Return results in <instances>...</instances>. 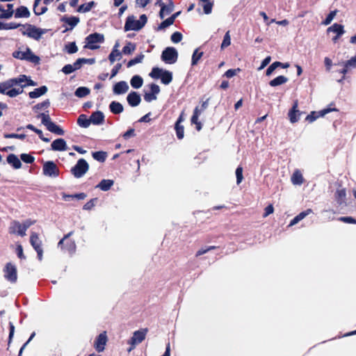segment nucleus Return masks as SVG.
Wrapping results in <instances>:
<instances>
[{
	"label": "nucleus",
	"mask_w": 356,
	"mask_h": 356,
	"mask_svg": "<svg viewBox=\"0 0 356 356\" xmlns=\"http://www.w3.org/2000/svg\"><path fill=\"white\" fill-rule=\"evenodd\" d=\"M33 10L35 15H40L44 14L47 10V8L46 6H40V2H37L36 0H35Z\"/></svg>",
	"instance_id": "nucleus-37"
},
{
	"label": "nucleus",
	"mask_w": 356,
	"mask_h": 356,
	"mask_svg": "<svg viewBox=\"0 0 356 356\" xmlns=\"http://www.w3.org/2000/svg\"><path fill=\"white\" fill-rule=\"evenodd\" d=\"M301 113L298 109V102H295L292 108L289 112V120L291 123H295L300 120Z\"/></svg>",
	"instance_id": "nucleus-16"
},
{
	"label": "nucleus",
	"mask_w": 356,
	"mask_h": 356,
	"mask_svg": "<svg viewBox=\"0 0 356 356\" xmlns=\"http://www.w3.org/2000/svg\"><path fill=\"white\" fill-rule=\"evenodd\" d=\"M92 156L95 160L103 162L105 161L106 155L104 152H95L92 153Z\"/></svg>",
	"instance_id": "nucleus-49"
},
{
	"label": "nucleus",
	"mask_w": 356,
	"mask_h": 356,
	"mask_svg": "<svg viewBox=\"0 0 356 356\" xmlns=\"http://www.w3.org/2000/svg\"><path fill=\"white\" fill-rule=\"evenodd\" d=\"M78 124L84 128H87L90 126V120L87 118L86 115H81L77 120Z\"/></svg>",
	"instance_id": "nucleus-38"
},
{
	"label": "nucleus",
	"mask_w": 356,
	"mask_h": 356,
	"mask_svg": "<svg viewBox=\"0 0 356 356\" xmlns=\"http://www.w3.org/2000/svg\"><path fill=\"white\" fill-rule=\"evenodd\" d=\"M346 193L344 188L338 189L336 192L335 197L337 202L341 204L346 201Z\"/></svg>",
	"instance_id": "nucleus-30"
},
{
	"label": "nucleus",
	"mask_w": 356,
	"mask_h": 356,
	"mask_svg": "<svg viewBox=\"0 0 356 356\" xmlns=\"http://www.w3.org/2000/svg\"><path fill=\"white\" fill-rule=\"evenodd\" d=\"M145 56L143 54L138 55L134 58L130 60L127 63V67H131L138 63H140L143 62Z\"/></svg>",
	"instance_id": "nucleus-39"
},
{
	"label": "nucleus",
	"mask_w": 356,
	"mask_h": 356,
	"mask_svg": "<svg viewBox=\"0 0 356 356\" xmlns=\"http://www.w3.org/2000/svg\"><path fill=\"white\" fill-rule=\"evenodd\" d=\"M282 65V63L279 62V61H276V62H274L273 63H272L268 67V69L266 70V75L267 76H270L273 72L274 70L281 66Z\"/></svg>",
	"instance_id": "nucleus-52"
},
{
	"label": "nucleus",
	"mask_w": 356,
	"mask_h": 356,
	"mask_svg": "<svg viewBox=\"0 0 356 356\" xmlns=\"http://www.w3.org/2000/svg\"><path fill=\"white\" fill-rule=\"evenodd\" d=\"M173 23H174V21H173L172 18L169 17V18L166 19L165 20H164L163 22H161V24L159 26V29H165V28L172 25Z\"/></svg>",
	"instance_id": "nucleus-57"
},
{
	"label": "nucleus",
	"mask_w": 356,
	"mask_h": 356,
	"mask_svg": "<svg viewBox=\"0 0 356 356\" xmlns=\"http://www.w3.org/2000/svg\"><path fill=\"white\" fill-rule=\"evenodd\" d=\"M90 93V90L86 87H79L75 91V95L78 97H83Z\"/></svg>",
	"instance_id": "nucleus-41"
},
{
	"label": "nucleus",
	"mask_w": 356,
	"mask_h": 356,
	"mask_svg": "<svg viewBox=\"0 0 356 356\" xmlns=\"http://www.w3.org/2000/svg\"><path fill=\"white\" fill-rule=\"evenodd\" d=\"M337 14V10H334L330 13V14L327 16L323 24L324 25H328L331 23V22L333 20L334 17H335Z\"/></svg>",
	"instance_id": "nucleus-55"
},
{
	"label": "nucleus",
	"mask_w": 356,
	"mask_h": 356,
	"mask_svg": "<svg viewBox=\"0 0 356 356\" xmlns=\"http://www.w3.org/2000/svg\"><path fill=\"white\" fill-rule=\"evenodd\" d=\"M129 86L124 81L116 83L113 88V92L115 95H123L128 92Z\"/></svg>",
	"instance_id": "nucleus-14"
},
{
	"label": "nucleus",
	"mask_w": 356,
	"mask_h": 356,
	"mask_svg": "<svg viewBox=\"0 0 356 356\" xmlns=\"http://www.w3.org/2000/svg\"><path fill=\"white\" fill-rule=\"evenodd\" d=\"M4 277L11 283H15L17 280V271L15 265L7 263L3 268Z\"/></svg>",
	"instance_id": "nucleus-8"
},
{
	"label": "nucleus",
	"mask_w": 356,
	"mask_h": 356,
	"mask_svg": "<svg viewBox=\"0 0 356 356\" xmlns=\"http://www.w3.org/2000/svg\"><path fill=\"white\" fill-rule=\"evenodd\" d=\"M288 81V78L284 76H278L274 79L271 80L269 82V85L272 87H275L277 86L282 85Z\"/></svg>",
	"instance_id": "nucleus-25"
},
{
	"label": "nucleus",
	"mask_w": 356,
	"mask_h": 356,
	"mask_svg": "<svg viewBox=\"0 0 356 356\" xmlns=\"http://www.w3.org/2000/svg\"><path fill=\"white\" fill-rule=\"evenodd\" d=\"M74 71L75 70L74 68L73 65L70 64L65 65L62 69V72L66 74H69Z\"/></svg>",
	"instance_id": "nucleus-61"
},
{
	"label": "nucleus",
	"mask_w": 356,
	"mask_h": 356,
	"mask_svg": "<svg viewBox=\"0 0 356 356\" xmlns=\"http://www.w3.org/2000/svg\"><path fill=\"white\" fill-rule=\"evenodd\" d=\"M47 129L49 131L54 133L57 135H59V136L64 135V131L63 130V129H61L59 126H58L53 122L47 127Z\"/></svg>",
	"instance_id": "nucleus-35"
},
{
	"label": "nucleus",
	"mask_w": 356,
	"mask_h": 356,
	"mask_svg": "<svg viewBox=\"0 0 356 356\" xmlns=\"http://www.w3.org/2000/svg\"><path fill=\"white\" fill-rule=\"evenodd\" d=\"M7 162L10 165H11L15 169H19L22 167V163L15 154H9L7 156Z\"/></svg>",
	"instance_id": "nucleus-21"
},
{
	"label": "nucleus",
	"mask_w": 356,
	"mask_h": 356,
	"mask_svg": "<svg viewBox=\"0 0 356 356\" xmlns=\"http://www.w3.org/2000/svg\"><path fill=\"white\" fill-rule=\"evenodd\" d=\"M89 165L87 161L83 159H79L76 164L72 168V173L76 178H81L88 170Z\"/></svg>",
	"instance_id": "nucleus-5"
},
{
	"label": "nucleus",
	"mask_w": 356,
	"mask_h": 356,
	"mask_svg": "<svg viewBox=\"0 0 356 356\" xmlns=\"http://www.w3.org/2000/svg\"><path fill=\"white\" fill-rule=\"evenodd\" d=\"M156 4L161 7L159 16L163 19L164 17V12L165 10V5L163 3L162 0H157Z\"/></svg>",
	"instance_id": "nucleus-60"
},
{
	"label": "nucleus",
	"mask_w": 356,
	"mask_h": 356,
	"mask_svg": "<svg viewBox=\"0 0 356 356\" xmlns=\"http://www.w3.org/2000/svg\"><path fill=\"white\" fill-rule=\"evenodd\" d=\"M312 213V210L311 209H308L301 213H300L298 216H296L299 220V221L304 219L306 216H307L309 214Z\"/></svg>",
	"instance_id": "nucleus-63"
},
{
	"label": "nucleus",
	"mask_w": 356,
	"mask_h": 356,
	"mask_svg": "<svg viewBox=\"0 0 356 356\" xmlns=\"http://www.w3.org/2000/svg\"><path fill=\"white\" fill-rule=\"evenodd\" d=\"M30 15L29 10L25 6H20L16 10L15 17H28Z\"/></svg>",
	"instance_id": "nucleus-32"
},
{
	"label": "nucleus",
	"mask_w": 356,
	"mask_h": 356,
	"mask_svg": "<svg viewBox=\"0 0 356 356\" xmlns=\"http://www.w3.org/2000/svg\"><path fill=\"white\" fill-rule=\"evenodd\" d=\"M10 81H13V87L17 85H20L19 87H21L22 86H24V87H25L26 84H22V83L27 81V77L25 75H21L18 78L10 79Z\"/></svg>",
	"instance_id": "nucleus-42"
},
{
	"label": "nucleus",
	"mask_w": 356,
	"mask_h": 356,
	"mask_svg": "<svg viewBox=\"0 0 356 356\" xmlns=\"http://www.w3.org/2000/svg\"><path fill=\"white\" fill-rule=\"evenodd\" d=\"M21 159L26 163H32L34 161V157L28 154H22Z\"/></svg>",
	"instance_id": "nucleus-54"
},
{
	"label": "nucleus",
	"mask_w": 356,
	"mask_h": 356,
	"mask_svg": "<svg viewBox=\"0 0 356 356\" xmlns=\"http://www.w3.org/2000/svg\"><path fill=\"white\" fill-rule=\"evenodd\" d=\"M291 181L293 185H301L303 183L304 179L299 170L294 171L291 176Z\"/></svg>",
	"instance_id": "nucleus-22"
},
{
	"label": "nucleus",
	"mask_w": 356,
	"mask_h": 356,
	"mask_svg": "<svg viewBox=\"0 0 356 356\" xmlns=\"http://www.w3.org/2000/svg\"><path fill=\"white\" fill-rule=\"evenodd\" d=\"M344 63L345 65L350 70L356 67V55Z\"/></svg>",
	"instance_id": "nucleus-56"
},
{
	"label": "nucleus",
	"mask_w": 356,
	"mask_h": 356,
	"mask_svg": "<svg viewBox=\"0 0 356 356\" xmlns=\"http://www.w3.org/2000/svg\"><path fill=\"white\" fill-rule=\"evenodd\" d=\"M127 102L131 106H137L141 101L140 96L136 92H131L127 97Z\"/></svg>",
	"instance_id": "nucleus-18"
},
{
	"label": "nucleus",
	"mask_w": 356,
	"mask_h": 356,
	"mask_svg": "<svg viewBox=\"0 0 356 356\" xmlns=\"http://www.w3.org/2000/svg\"><path fill=\"white\" fill-rule=\"evenodd\" d=\"M203 109H200L199 107H196L194 109L193 115L191 118L192 124H195L196 125V129L197 131H200L202 129V124L198 121L199 116L201 115Z\"/></svg>",
	"instance_id": "nucleus-20"
},
{
	"label": "nucleus",
	"mask_w": 356,
	"mask_h": 356,
	"mask_svg": "<svg viewBox=\"0 0 356 356\" xmlns=\"http://www.w3.org/2000/svg\"><path fill=\"white\" fill-rule=\"evenodd\" d=\"M13 81H10V79L0 83V93L6 95L10 97H15L22 94L23 92V88L24 86H22L18 88H13Z\"/></svg>",
	"instance_id": "nucleus-1"
},
{
	"label": "nucleus",
	"mask_w": 356,
	"mask_h": 356,
	"mask_svg": "<svg viewBox=\"0 0 356 356\" xmlns=\"http://www.w3.org/2000/svg\"><path fill=\"white\" fill-rule=\"evenodd\" d=\"M65 50L68 54H74L78 51V47L75 42H70L65 47Z\"/></svg>",
	"instance_id": "nucleus-46"
},
{
	"label": "nucleus",
	"mask_w": 356,
	"mask_h": 356,
	"mask_svg": "<svg viewBox=\"0 0 356 356\" xmlns=\"http://www.w3.org/2000/svg\"><path fill=\"white\" fill-rule=\"evenodd\" d=\"M331 109H323L319 112L318 115H316L315 112H312L311 114L308 115L306 118V120L310 122H314L318 116H324L325 114L330 113Z\"/></svg>",
	"instance_id": "nucleus-33"
},
{
	"label": "nucleus",
	"mask_w": 356,
	"mask_h": 356,
	"mask_svg": "<svg viewBox=\"0 0 356 356\" xmlns=\"http://www.w3.org/2000/svg\"><path fill=\"white\" fill-rule=\"evenodd\" d=\"M18 26L17 24L10 22V23H3L0 22V30H9L14 29Z\"/></svg>",
	"instance_id": "nucleus-48"
},
{
	"label": "nucleus",
	"mask_w": 356,
	"mask_h": 356,
	"mask_svg": "<svg viewBox=\"0 0 356 356\" xmlns=\"http://www.w3.org/2000/svg\"><path fill=\"white\" fill-rule=\"evenodd\" d=\"M13 56L18 59L27 60L33 63H38L40 61L39 57L34 55L29 49H26L25 51H15Z\"/></svg>",
	"instance_id": "nucleus-6"
},
{
	"label": "nucleus",
	"mask_w": 356,
	"mask_h": 356,
	"mask_svg": "<svg viewBox=\"0 0 356 356\" xmlns=\"http://www.w3.org/2000/svg\"><path fill=\"white\" fill-rule=\"evenodd\" d=\"M6 7L7 8L6 9V11H3V13L0 14L1 19H9L13 16V5L11 3H8Z\"/></svg>",
	"instance_id": "nucleus-36"
},
{
	"label": "nucleus",
	"mask_w": 356,
	"mask_h": 356,
	"mask_svg": "<svg viewBox=\"0 0 356 356\" xmlns=\"http://www.w3.org/2000/svg\"><path fill=\"white\" fill-rule=\"evenodd\" d=\"M43 174L50 177H56L59 175V169L53 161H47L43 164Z\"/></svg>",
	"instance_id": "nucleus-11"
},
{
	"label": "nucleus",
	"mask_w": 356,
	"mask_h": 356,
	"mask_svg": "<svg viewBox=\"0 0 356 356\" xmlns=\"http://www.w3.org/2000/svg\"><path fill=\"white\" fill-rule=\"evenodd\" d=\"M236 184H240L243 179V168L241 166H238L236 170Z\"/></svg>",
	"instance_id": "nucleus-53"
},
{
	"label": "nucleus",
	"mask_w": 356,
	"mask_h": 356,
	"mask_svg": "<svg viewBox=\"0 0 356 356\" xmlns=\"http://www.w3.org/2000/svg\"><path fill=\"white\" fill-rule=\"evenodd\" d=\"M131 86L136 89L140 88L143 84V79L139 75H134L130 81Z\"/></svg>",
	"instance_id": "nucleus-27"
},
{
	"label": "nucleus",
	"mask_w": 356,
	"mask_h": 356,
	"mask_svg": "<svg viewBox=\"0 0 356 356\" xmlns=\"http://www.w3.org/2000/svg\"><path fill=\"white\" fill-rule=\"evenodd\" d=\"M26 31L30 37L33 38L35 39L40 38L43 33L41 29L32 26H29V28L26 29Z\"/></svg>",
	"instance_id": "nucleus-23"
},
{
	"label": "nucleus",
	"mask_w": 356,
	"mask_h": 356,
	"mask_svg": "<svg viewBox=\"0 0 356 356\" xmlns=\"http://www.w3.org/2000/svg\"><path fill=\"white\" fill-rule=\"evenodd\" d=\"M107 342V336L106 332H104L98 335L95 341V348L98 353L104 351L105 346Z\"/></svg>",
	"instance_id": "nucleus-13"
},
{
	"label": "nucleus",
	"mask_w": 356,
	"mask_h": 356,
	"mask_svg": "<svg viewBox=\"0 0 356 356\" xmlns=\"http://www.w3.org/2000/svg\"><path fill=\"white\" fill-rule=\"evenodd\" d=\"M312 213V210L311 209H308L301 213H300L298 216H296L299 220V221L304 219L306 216H307L309 214Z\"/></svg>",
	"instance_id": "nucleus-64"
},
{
	"label": "nucleus",
	"mask_w": 356,
	"mask_h": 356,
	"mask_svg": "<svg viewBox=\"0 0 356 356\" xmlns=\"http://www.w3.org/2000/svg\"><path fill=\"white\" fill-rule=\"evenodd\" d=\"M71 234V232L67 234L58 243V246L60 247L63 251L67 252L70 254L74 253L76 250V244L74 241L68 239L69 236Z\"/></svg>",
	"instance_id": "nucleus-9"
},
{
	"label": "nucleus",
	"mask_w": 356,
	"mask_h": 356,
	"mask_svg": "<svg viewBox=\"0 0 356 356\" xmlns=\"http://www.w3.org/2000/svg\"><path fill=\"white\" fill-rule=\"evenodd\" d=\"M147 333V329H141L134 332L132 337L129 341V343L131 345V347L129 349V352L145 339Z\"/></svg>",
	"instance_id": "nucleus-10"
},
{
	"label": "nucleus",
	"mask_w": 356,
	"mask_h": 356,
	"mask_svg": "<svg viewBox=\"0 0 356 356\" xmlns=\"http://www.w3.org/2000/svg\"><path fill=\"white\" fill-rule=\"evenodd\" d=\"M6 138H18V139H24L25 138L24 134H5L3 135Z\"/></svg>",
	"instance_id": "nucleus-59"
},
{
	"label": "nucleus",
	"mask_w": 356,
	"mask_h": 356,
	"mask_svg": "<svg viewBox=\"0 0 356 356\" xmlns=\"http://www.w3.org/2000/svg\"><path fill=\"white\" fill-rule=\"evenodd\" d=\"M65 22L73 29L79 22V19L76 17H70L65 19Z\"/></svg>",
	"instance_id": "nucleus-51"
},
{
	"label": "nucleus",
	"mask_w": 356,
	"mask_h": 356,
	"mask_svg": "<svg viewBox=\"0 0 356 356\" xmlns=\"http://www.w3.org/2000/svg\"><path fill=\"white\" fill-rule=\"evenodd\" d=\"M177 136L179 139H182L184 136V127L179 124H175V127Z\"/></svg>",
	"instance_id": "nucleus-50"
},
{
	"label": "nucleus",
	"mask_w": 356,
	"mask_h": 356,
	"mask_svg": "<svg viewBox=\"0 0 356 356\" xmlns=\"http://www.w3.org/2000/svg\"><path fill=\"white\" fill-rule=\"evenodd\" d=\"M327 32H333L338 36H341L344 33L343 26L339 24H334L327 29Z\"/></svg>",
	"instance_id": "nucleus-28"
},
{
	"label": "nucleus",
	"mask_w": 356,
	"mask_h": 356,
	"mask_svg": "<svg viewBox=\"0 0 356 356\" xmlns=\"http://www.w3.org/2000/svg\"><path fill=\"white\" fill-rule=\"evenodd\" d=\"M122 52L120 50L112 49L111 54L108 56V60L111 64L115 60H119L122 58Z\"/></svg>",
	"instance_id": "nucleus-31"
},
{
	"label": "nucleus",
	"mask_w": 356,
	"mask_h": 356,
	"mask_svg": "<svg viewBox=\"0 0 356 356\" xmlns=\"http://www.w3.org/2000/svg\"><path fill=\"white\" fill-rule=\"evenodd\" d=\"M182 39V35L181 33L179 32H175L172 35H171V40L174 42V43H177L179 42H180Z\"/></svg>",
	"instance_id": "nucleus-58"
},
{
	"label": "nucleus",
	"mask_w": 356,
	"mask_h": 356,
	"mask_svg": "<svg viewBox=\"0 0 356 356\" xmlns=\"http://www.w3.org/2000/svg\"><path fill=\"white\" fill-rule=\"evenodd\" d=\"M9 232L11 234H18L19 235L24 236L26 235V230L19 222L13 221L11 222L10 226L9 227Z\"/></svg>",
	"instance_id": "nucleus-15"
},
{
	"label": "nucleus",
	"mask_w": 356,
	"mask_h": 356,
	"mask_svg": "<svg viewBox=\"0 0 356 356\" xmlns=\"http://www.w3.org/2000/svg\"><path fill=\"white\" fill-rule=\"evenodd\" d=\"M47 92V88L46 86H42L38 88H35L33 91H31L29 93V96L30 98H38L43 95H44Z\"/></svg>",
	"instance_id": "nucleus-24"
},
{
	"label": "nucleus",
	"mask_w": 356,
	"mask_h": 356,
	"mask_svg": "<svg viewBox=\"0 0 356 356\" xmlns=\"http://www.w3.org/2000/svg\"><path fill=\"white\" fill-rule=\"evenodd\" d=\"M49 104H50V102L48 99L40 103V104H38L37 105H35L34 107H33V110L35 111V112H38L40 110H42V109H46L49 106Z\"/></svg>",
	"instance_id": "nucleus-45"
},
{
	"label": "nucleus",
	"mask_w": 356,
	"mask_h": 356,
	"mask_svg": "<svg viewBox=\"0 0 356 356\" xmlns=\"http://www.w3.org/2000/svg\"><path fill=\"white\" fill-rule=\"evenodd\" d=\"M231 44V37L229 34V31H227L224 35L223 40L221 44V49H223Z\"/></svg>",
	"instance_id": "nucleus-43"
},
{
	"label": "nucleus",
	"mask_w": 356,
	"mask_h": 356,
	"mask_svg": "<svg viewBox=\"0 0 356 356\" xmlns=\"http://www.w3.org/2000/svg\"><path fill=\"white\" fill-rule=\"evenodd\" d=\"M147 20V16L145 15H142L140 17L139 19H136L134 17H129L127 19L124 30L127 31H138L141 29L145 24H146Z\"/></svg>",
	"instance_id": "nucleus-2"
},
{
	"label": "nucleus",
	"mask_w": 356,
	"mask_h": 356,
	"mask_svg": "<svg viewBox=\"0 0 356 356\" xmlns=\"http://www.w3.org/2000/svg\"><path fill=\"white\" fill-rule=\"evenodd\" d=\"M30 243L38 254V259L42 260L43 250L42 248V241L39 238L37 234L33 233L30 237Z\"/></svg>",
	"instance_id": "nucleus-12"
},
{
	"label": "nucleus",
	"mask_w": 356,
	"mask_h": 356,
	"mask_svg": "<svg viewBox=\"0 0 356 356\" xmlns=\"http://www.w3.org/2000/svg\"><path fill=\"white\" fill-rule=\"evenodd\" d=\"M113 181L111 179H103L97 186V187L100 188L103 191H107L113 185Z\"/></svg>",
	"instance_id": "nucleus-26"
},
{
	"label": "nucleus",
	"mask_w": 356,
	"mask_h": 356,
	"mask_svg": "<svg viewBox=\"0 0 356 356\" xmlns=\"http://www.w3.org/2000/svg\"><path fill=\"white\" fill-rule=\"evenodd\" d=\"M51 146L54 151H65L67 149L66 142L63 138L54 140Z\"/></svg>",
	"instance_id": "nucleus-17"
},
{
	"label": "nucleus",
	"mask_w": 356,
	"mask_h": 356,
	"mask_svg": "<svg viewBox=\"0 0 356 356\" xmlns=\"http://www.w3.org/2000/svg\"><path fill=\"white\" fill-rule=\"evenodd\" d=\"M90 124L92 123L93 124H101L104 122V115L101 111H96L93 113L90 118Z\"/></svg>",
	"instance_id": "nucleus-19"
},
{
	"label": "nucleus",
	"mask_w": 356,
	"mask_h": 356,
	"mask_svg": "<svg viewBox=\"0 0 356 356\" xmlns=\"http://www.w3.org/2000/svg\"><path fill=\"white\" fill-rule=\"evenodd\" d=\"M136 46L134 43L128 42L122 48V54L124 55H131L136 50Z\"/></svg>",
	"instance_id": "nucleus-34"
},
{
	"label": "nucleus",
	"mask_w": 356,
	"mask_h": 356,
	"mask_svg": "<svg viewBox=\"0 0 356 356\" xmlns=\"http://www.w3.org/2000/svg\"><path fill=\"white\" fill-rule=\"evenodd\" d=\"M38 118H41L42 123L47 127L52 122L49 115L45 113H40Z\"/></svg>",
	"instance_id": "nucleus-47"
},
{
	"label": "nucleus",
	"mask_w": 356,
	"mask_h": 356,
	"mask_svg": "<svg viewBox=\"0 0 356 356\" xmlns=\"http://www.w3.org/2000/svg\"><path fill=\"white\" fill-rule=\"evenodd\" d=\"M110 110L113 113L119 114L123 111V106L117 102H112L109 106Z\"/></svg>",
	"instance_id": "nucleus-29"
},
{
	"label": "nucleus",
	"mask_w": 356,
	"mask_h": 356,
	"mask_svg": "<svg viewBox=\"0 0 356 356\" xmlns=\"http://www.w3.org/2000/svg\"><path fill=\"white\" fill-rule=\"evenodd\" d=\"M312 213V210L311 209H308L301 213H300L298 216H296L299 220V221L304 219L306 216H307L309 214Z\"/></svg>",
	"instance_id": "nucleus-62"
},
{
	"label": "nucleus",
	"mask_w": 356,
	"mask_h": 356,
	"mask_svg": "<svg viewBox=\"0 0 356 356\" xmlns=\"http://www.w3.org/2000/svg\"><path fill=\"white\" fill-rule=\"evenodd\" d=\"M178 57L177 51L174 47H167L161 54V59L167 64L175 63Z\"/></svg>",
	"instance_id": "nucleus-7"
},
{
	"label": "nucleus",
	"mask_w": 356,
	"mask_h": 356,
	"mask_svg": "<svg viewBox=\"0 0 356 356\" xmlns=\"http://www.w3.org/2000/svg\"><path fill=\"white\" fill-rule=\"evenodd\" d=\"M94 4H95V3L93 1H90L87 3L82 4L78 8L77 11L79 13L88 12L92 9Z\"/></svg>",
	"instance_id": "nucleus-40"
},
{
	"label": "nucleus",
	"mask_w": 356,
	"mask_h": 356,
	"mask_svg": "<svg viewBox=\"0 0 356 356\" xmlns=\"http://www.w3.org/2000/svg\"><path fill=\"white\" fill-rule=\"evenodd\" d=\"M203 52H200L198 49H196L192 56V65H195L199 60L202 58Z\"/></svg>",
	"instance_id": "nucleus-44"
},
{
	"label": "nucleus",
	"mask_w": 356,
	"mask_h": 356,
	"mask_svg": "<svg viewBox=\"0 0 356 356\" xmlns=\"http://www.w3.org/2000/svg\"><path fill=\"white\" fill-rule=\"evenodd\" d=\"M149 76L154 79H160L161 83L165 85H168L172 80L171 72L159 67H153L149 73Z\"/></svg>",
	"instance_id": "nucleus-3"
},
{
	"label": "nucleus",
	"mask_w": 356,
	"mask_h": 356,
	"mask_svg": "<svg viewBox=\"0 0 356 356\" xmlns=\"http://www.w3.org/2000/svg\"><path fill=\"white\" fill-rule=\"evenodd\" d=\"M104 41V35L97 33L90 34L86 38V44L84 48L92 50L97 49L99 48V44L103 43Z\"/></svg>",
	"instance_id": "nucleus-4"
}]
</instances>
